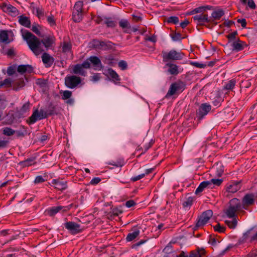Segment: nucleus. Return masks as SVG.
<instances>
[{
    "label": "nucleus",
    "mask_w": 257,
    "mask_h": 257,
    "mask_svg": "<svg viewBox=\"0 0 257 257\" xmlns=\"http://www.w3.org/2000/svg\"><path fill=\"white\" fill-rule=\"evenodd\" d=\"M23 38L26 41L30 50L37 56L44 51L41 48V43L43 44L46 48L49 49L55 42L54 37L48 36L40 41L36 36L28 31L23 35Z\"/></svg>",
    "instance_id": "1"
},
{
    "label": "nucleus",
    "mask_w": 257,
    "mask_h": 257,
    "mask_svg": "<svg viewBox=\"0 0 257 257\" xmlns=\"http://www.w3.org/2000/svg\"><path fill=\"white\" fill-rule=\"evenodd\" d=\"M74 206V204L73 203L68 205V206H53L48 209H46L45 211V213L47 215H49L50 216H53L56 215L58 212H65L69 211L71 208Z\"/></svg>",
    "instance_id": "2"
},
{
    "label": "nucleus",
    "mask_w": 257,
    "mask_h": 257,
    "mask_svg": "<svg viewBox=\"0 0 257 257\" xmlns=\"http://www.w3.org/2000/svg\"><path fill=\"white\" fill-rule=\"evenodd\" d=\"M247 240L250 243L257 240V229L254 227H252L243 234L242 237L239 240V243H243Z\"/></svg>",
    "instance_id": "3"
},
{
    "label": "nucleus",
    "mask_w": 257,
    "mask_h": 257,
    "mask_svg": "<svg viewBox=\"0 0 257 257\" xmlns=\"http://www.w3.org/2000/svg\"><path fill=\"white\" fill-rule=\"evenodd\" d=\"M183 54L175 50H172L168 52H164L163 55V61L168 62L170 60H180L183 58Z\"/></svg>",
    "instance_id": "4"
},
{
    "label": "nucleus",
    "mask_w": 257,
    "mask_h": 257,
    "mask_svg": "<svg viewBox=\"0 0 257 257\" xmlns=\"http://www.w3.org/2000/svg\"><path fill=\"white\" fill-rule=\"evenodd\" d=\"M81 82V78L75 75H67L65 78L66 86L70 89H74L78 87Z\"/></svg>",
    "instance_id": "5"
},
{
    "label": "nucleus",
    "mask_w": 257,
    "mask_h": 257,
    "mask_svg": "<svg viewBox=\"0 0 257 257\" xmlns=\"http://www.w3.org/2000/svg\"><path fill=\"white\" fill-rule=\"evenodd\" d=\"M185 84L181 81H178L172 83L170 87L166 96H172L178 92L182 91L185 89Z\"/></svg>",
    "instance_id": "6"
},
{
    "label": "nucleus",
    "mask_w": 257,
    "mask_h": 257,
    "mask_svg": "<svg viewBox=\"0 0 257 257\" xmlns=\"http://www.w3.org/2000/svg\"><path fill=\"white\" fill-rule=\"evenodd\" d=\"M90 68V64L88 61H84L81 64H76L74 66L73 72L75 74H78L81 76H85L86 71L84 68L88 69Z\"/></svg>",
    "instance_id": "7"
},
{
    "label": "nucleus",
    "mask_w": 257,
    "mask_h": 257,
    "mask_svg": "<svg viewBox=\"0 0 257 257\" xmlns=\"http://www.w3.org/2000/svg\"><path fill=\"white\" fill-rule=\"evenodd\" d=\"M238 210H239L230 206L228 207V209L226 211V214L228 217V219L225 221V223L228 225H236L237 220L234 217L235 216L236 211Z\"/></svg>",
    "instance_id": "8"
},
{
    "label": "nucleus",
    "mask_w": 257,
    "mask_h": 257,
    "mask_svg": "<svg viewBox=\"0 0 257 257\" xmlns=\"http://www.w3.org/2000/svg\"><path fill=\"white\" fill-rule=\"evenodd\" d=\"M213 212L211 210H207L203 212L198 217L196 225H204L209 223V221L212 218Z\"/></svg>",
    "instance_id": "9"
},
{
    "label": "nucleus",
    "mask_w": 257,
    "mask_h": 257,
    "mask_svg": "<svg viewBox=\"0 0 257 257\" xmlns=\"http://www.w3.org/2000/svg\"><path fill=\"white\" fill-rule=\"evenodd\" d=\"M85 61H88L90 64L91 63L95 70L99 71L103 68L101 60L97 56H90Z\"/></svg>",
    "instance_id": "10"
},
{
    "label": "nucleus",
    "mask_w": 257,
    "mask_h": 257,
    "mask_svg": "<svg viewBox=\"0 0 257 257\" xmlns=\"http://www.w3.org/2000/svg\"><path fill=\"white\" fill-rule=\"evenodd\" d=\"M51 185L57 190L63 191L67 188V182L61 179H53L52 181Z\"/></svg>",
    "instance_id": "11"
},
{
    "label": "nucleus",
    "mask_w": 257,
    "mask_h": 257,
    "mask_svg": "<svg viewBox=\"0 0 257 257\" xmlns=\"http://www.w3.org/2000/svg\"><path fill=\"white\" fill-rule=\"evenodd\" d=\"M164 68L167 69L168 73L172 75H177L180 72L179 66L173 63H167Z\"/></svg>",
    "instance_id": "12"
},
{
    "label": "nucleus",
    "mask_w": 257,
    "mask_h": 257,
    "mask_svg": "<svg viewBox=\"0 0 257 257\" xmlns=\"http://www.w3.org/2000/svg\"><path fill=\"white\" fill-rule=\"evenodd\" d=\"M254 202V196L252 194H246L242 199V207L246 209V207L253 204Z\"/></svg>",
    "instance_id": "13"
},
{
    "label": "nucleus",
    "mask_w": 257,
    "mask_h": 257,
    "mask_svg": "<svg viewBox=\"0 0 257 257\" xmlns=\"http://www.w3.org/2000/svg\"><path fill=\"white\" fill-rule=\"evenodd\" d=\"M43 63L46 67H50L54 62V58L47 53H44L42 55Z\"/></svg>",
    "instance_id": "14"
},
{
    "label": "nucleus",
    "mask_w": 257,
    "mask_h": 257,
    "mask_svg": "<svg viewBox=\"0 0 257 257\" xmlns=\"http://www.w3.org/2000/svg\"><path fill=\"white\" fill-rule=\"evenodd\" d=\"M69 233L75 235L81 232L85 229L83 226H65Z\"/></svg>",
    "instance_id": "15"
},
{
    "label": "nucleus",
    "mask_w": 257,
    "mask_h": 257,
    "mask_svg": "<svg viewBox=\"0 0 257 257\" xmlns=\"http://www.w3.org/2000/svg\"><path fill=\"white\" fill-rule=\"evenodd\" d=\"M24 78L27 79L26 77H21L19 78L18 80H15L13 83V89L15 91H18L20 89L24 87L25 83L24 81Z\"/></svg>",
    "instance_id": "16"
},
{
    "label": "nucleus",
    "mask_w": 257,
    "mask_h": 257,
    "mask_svg": "<svg viewBox=\"0 0 257 257\" xmlns=\"http://www.w3.org/2000/svg\"><path fill=\"white\" fill-rule=\"evenodd\" d=\"M17 71L21 74L31 73L33 72V68L31 65H20L18 67Z\"/></svg>",
    "instance_id": "17"
},
{
    "label": "nucleus",
    "mask_w": 257,
    "mask_h": 257,
    "mask_svg": "<svg viewBox=\"0 0 257 257\" xmlns=\"http://www.w3.org/2000/svg\"><path fill=\"white\" fill-rule=\"evenodd\" d=\"M210 110V105L207 103L202 104L198 109V114L199 117H202L203 116L206 115Z\"/></svg>",
    "instance_id": "18"
},
{
    "label": "nucleus",
    "mask_w": 257,
    "mask_h": 257,
    "mask_svg": "<svg viewBox=\"0 0 257 257\" xmlns=\"http://www.w3.org/2000/svg\"><path fill=\"white\" fill-rule=\"evenodd\" d=\"M240 181L233 182L227 186L226 190L229 192L234 193L240 189Z\"/></svg>",
    "instance_id": "19"
},
{
    "label": "nucleus",
    "mask_w": 257,
    "mask_h": 257,
    "mask_svg": "<svg viewBox=\"0 0 257 257\" xmlns=\"http://www.w3.org/2000/svg\"><path fill=\"white\" fill-rule=\"evenodd\" d=\"M107 73L110 76L111 80L115 84L119 83L120 79L117 73L113 70L112 68H108L107 69Z\"/></svg>",
    "instance_id": "20"
},
{
    "label": "nucleus",
    "mask_w": 257,
    "mask_h": 257,
    "mask_svg": "<svg viewBox=\"0 0 257 257\" xmlns=\"http://www.w3.org/2000/svg\"><path fill=\"white\" fill-rule=\"evenodd\" d=\"M193 20L196 21L199 24H202L204 22H209L211 21V20L208 19V16L207 15H199L195 16L193 17Z\"/></svg>",
    "instance_id": "21"
},
{
    "label": "nucleus",
    "mask_w": 257,
    "mask_h": 257,
    "mask_svg": "<svg viewBox=\"0 0 257 257\" xmlns=\"http://www.w3.org/2000/svg\"><path fill=\"white\" fill-rule=\"evenodd\" d=\"M132 232L129 233L126 237V240L127 241H132L134 240L140 234V230L139 229L132 228Z\"/></svg>",
    "instance_id": "22"
},
{
    "label": "nucleus",
    "mask_w": 257,
    "mask_h": 257,
    "mask_svg": "<svg viewBox=\"0 0 257 257\" xmlns=\"http://www.w3.org/2000/svg\"><path fill=\"white\" fill-rule=\"evenodd\" d=\"M46 111L48 116L57 114L58 113L56 106L52 103L46 107Z\"/></svg>",
    "instance_id": "23"
},
{
    "label": "nucleus",
    "mask_w": 257,
    "mask_h": 257,
    "mask_svg": "<svg viewBox=\"0 0 257 257\" xmlns=\"http://www.w3.org/2000/svg\"><path fill=\"white\" fill-rule=\"evenodd\" d=\"M0 42H3L5 44H9L11 42V41L9 39V36L7 31H0Z\"/></svg>",
    "instance_id": "24"
},
{
    "label": "nucleus",
    "mask_w": 257,
    "mask_h": 257,
    "mask_svg": "<svg viewBox=\"0 0 257 257\" xmlns=\"http://www.w3.org/2000/svg\"><path fill=\"white\" fill-rule=\"evenodd\" d=\"M232 46L234 50L239 51L242 50L246 46V44L243 42L238 40L233 42Z\"/></svg>",
    "instance_id": "25"
},
{
    "label": "nucleus",
    "mask_w": 257,
    "mask_h": 257,
    "mask_svg": "<svg viewBox=\"0 0 257 257\" xmlns=\"http://www.w3.org/2000/svg\"><path fill=\"white\" fill-rule=\"evenodd\" d=\"M19 22L21 25L27 28H30L31 26V22L29 19L24 16L19 17Z\"/></svg>",
    "instance_id": "26"
},
{
    "label": "nucleus",
    "mask_w": 257,
    "mask_h": 257,
    "mask_svg": "<svg viewBox=\"0 0 257 257\" xmlns=\"http://www.w3.org/2000/svg\"><path fill=\"white\" fill-rule=\"evenodd\" d=\"M224 14L223 11L221 9H217L213 11L211 14L212 20H218Z\"/></svg>",
    "instance_id": "27"
},
{
    "label": "nucleus",
    "mask_w": 257,
    "mask_h": 257,
    "mask_svg": "<svg viewBox=\"0 0 257 257\" xmlns=\"http://www.w3.org/2000/svg\"><path fill=\"white\" fill-rule=\"evenodd\" d=\"M209 185L210 184L207 181H203L201 183L195 192V194L197 195L201 193L206 188H210Z\"/></svg>",
    "instance_id": "28"
},
{
    "label": "nucleus",
    "mask_w": 257,
    "mask_h": 257,
    "mask_svg": "<svg viewBox=\"0 0 257 257\" xmlns=\"http://www.w3.org/2000/svg\"><path fill=\"white\" fill-rule=\"evenodd\" d=\"M61 46H62L63 53H67L71 51L72 45L70 42L64 41L61 43Z\"/></svg>",
    "instance_id": "29"
},
{
    "label": "nucleus",
    "mask_w": 257,
    "mask_h": 257,
    "mask_svg": "<svg viewBox=\"0 0 257 257\" xmlns=\"http://www.w3.org/2000/svg\"><path fill=\"white\" fill-rule=\"evenodd\" d=\"M83 18L82 12L73 11V20L75 22H80Z\"/></svg>",
    "instance_id": "30"
},
{
    "label": "nucleus",
    "mask_w": 257,
    "mask_h": 257,
    "mask_svg": "<svg viewBox=\"0 0 257 257\" xmlns=\"http://www.w3.org/2000/svg\"><path fill=\"white\" fill-rule=\"evenodd\" d=\"M3 9L4 11L11 13L14 15H16L18 12V10L16 8L11 5H5L3 7Z\"/></svg>",
    "instance_id": "31"
},
{
    "label": "nucleus",
    "mask_w": 257,
    "mask_h": 257,
    "mask_svg": "<svg viewBox=\"0 0 257 257\" xmlns=\"http://www.w3.org/2000/svg\"><path fill=\"white\" fill-rule=\"evenodd\" d=\"M229 206L239 210L241 208L240 201L237 198H233L230 201Z\"/></svg>",
    "instance_id": "32"
},
{
    "label": "nucleus",
    "mask_w": 257,
    "mask_h": 257,
    "mask_svg": "<svg viewBox=\"0 0 257 257\" xmlns=\"http://www.w3.org/2000/svg\"><path fill=\"white\" fill-rule=\"evenodd\" d=\"M39 114V111L38 110H35L29 118V123L33 124L36 122L38 120H40Z\"/></svg>",
    "instance_id": "33"
},
{
    "label": "nucleus",
    "mask_w": 257,
    "mask_h": 257,
    "mask_svg": "<svg viewBox=\"0 0 257 257\" xmlns=\"http://www.w3.org/2000/svg\"><path fill=\"white\" fill-rule=\"evenodd\" d=\"M35 163V158H30L28 159L22 161L20 163V164L23 167H28L32 165Z\"/></svg>",
    "instance_id": "34"
},
{
    "label": "nucleus",
    "mask_w": 257,
    "mask_h": 257,
    "mask_svg": "<svg viewBox=\"0 0 257 257\" xmlns=\"http://www.w3.org/2000/svg\"><path fill=\"white\" fill-rule=\"evenodd\" d=\"M211 7L209 6H205V7H199L193 10V11L189 12L188 14L189 15H193L195 13H201L203 11H205L206 9H210Z\"/></svg>",
    "instance_id": "35"
},
{
    "label": "nucleus",
    "mask_w": 257,
    "mask_h": 257,
    "mask_svg": "<svg viewBox=\"0 0 257 257\" xmlns=\"http://www.w3.org/2000/svg\"><path fill=\"white\" fill-rule=\"evenodd\" d=\"M207 182H209L210 184L209 187L210 188H212L214 185L219 186L222 182V180L218 179H212L210 181H207Z\"/></svg>",
    "instance_id": "36"
},
{
    "label": "nucleus",
    "mask_w": 257,
    "mask_h": 257,
    "mask_svg": "<svg viewBox=\"0 0 257 257\" xmlns=\"http://www.w3.org/2000/svg\"><path fill=\"white\" fill-rule=\"evenodd\" d=\"M112 43L110 41H100V49L106 50L111 47Z\"/></svg>",
    "instance_id": "37"
},
{
    "label": "nucleus",
    "mask_w": 257,
    "mask_h": 257,
    "mask_svg": "<svg viewBox=\"0 0 257 257\" xmlns=\"http://www.w3.org/2000/svg\"><path fill=\"white\" fill-rule=\"evenodd\" d=\"M119 26L122 29H130L131 25L127 20L122 19L119 22Z\"/></svg>",
    "instance_id": "38"
},
{
    "label": "nucleus",
    "mask_w": 257,
    "mask_h": 257,
    "mask_svg": "<svg viewBox=\"0 0 257 257\" xmlns=\"http://www.w3.org/2000/svg\"><path fill=\"white\" fill-rule=\"evenodd\" d=\"M3 134L7 136H11L15 134V131L9 127H6L3 128Z\"/></svg>",
    "instance_id": "39"
},
{
    "label": "nucleus",
    "mask_w": 257,
    "mask_h": 257,
    "mask_svg": "<svg viewBox=\"0 0 257 257\" xmlns=\"http://www.w3.org/2000/svg\"><path fill=\"white\" fill-rule=\"evenodd\" d=\"M236 83L235 80L232 79L224 86V88L226 90H232Z\"/></svg>",
    "instance_id": "40"
},
{
    "label": "nucleus",
    "mask_w": 257,
    "mask_h": 257,
    "mask_svg": "<svg viewBox=\"0 0 257 257\" xmlns=\"http://www.w3.org/2000/svg\"><path fill=\"white\" fill-rule=\"evenodd\" d=\"M150 147L151 145L146 146L144 150L142 147L139 146L133 155H135L137 152L141 151V153L137 156V157H139L141 155L144 154Z\"/></svg>",
    "instance_id": "41"
},
{
    "label": "nucleus",
    "mask_w": 257,
    "mask_h": 257,
    "mask_svg": "<svg viewBox=\"0 0 257 257\" xmlns=\"http://www.w3.org/2000/svg\"><path fill=\"white\" fill-rule=\"evenodd\" d=\"M83 5L82 2L78 1L76 2L74 5L73 11L82 12Z\"/></svg>",
    "instance_id": "42"
},
{
    "label": "nucleus",
    "mask_w": 257,
    "mask_h": 257,
    "mask_svg": "<svg viewBox=\"0 0 257 257\" xmlns=\"http://www.w3.org/2000/svg\"><path fill=\"white\" fill-rule=\"evenodd\" d=\"M30 103L28 102L25 103L22 108H21L20 111L22 114L25 113L30 110Z\"/></svg>",
    "instance_id": "43"
},
{
    "label": "nucleus",
    "mask_w": 257,
    "mask_h": 257,
    "mask_svg": "<svg viewBox=\"0 0 257 257\" xmlns=\"http://www.w3.org/2000/svg\"><path fill=\"white\" fill-rule=\"evenodd\" d=\"M104 23L108 27H114L116 25L115 22L111 20V18H106Z\"/></svg>",
    "instance_id": "44"
},
{
    "label": "nucleus",
    "mask_w": 257,
    "mask_h": 257,
    "mask_svg": "<svg viewBox=\"0 0 257 257\" xmlns=\"http://www.w3.org/2000/svg\"><path fill=\"white\" fill-rule=\"evenodd\" d=\"M6 54L9 57H13L16 55V52L14 48L12 47L9 49Z\"/></svg>",
    "instance_id": "45"
},
{
    "label": "nucleus",
    "mask_w": 257,
    "mask_h": 257,
    "mask_svg": "<svg viewBox=\"0 0 257 257\" xmlns=\"http://www.w3.org/2000/svg\"><path fill=\"white\" fill-rule=\"evenodd\" d=\"M16 70V65H13L9 67L7 69V73L8 75L12 76L14 75Z\"/></svg>",
    "instance_id": "46"
},
{
    "label": "nucleus",
    "mask_w": 257,
    "mask_h": 257,
    "mask_svg": "<svg viewBox=\"0 0 257 257\" xmlns=\"http://www.w3.org/2000/svg\"><path fill=\"white\" fill-rule=\"evenodd\" d=\"M23 128L24 129V131H15V134H16V136L18 138L23 137L27 135V130L25 129V127L24 126H23Z\"/></svg>",
    "instance_id": "47"
},
{
    "label": "nucleus",
    "mask_w": 257,
    "mask_h": 257,
    "mask_svg": "<svg viewBox=\"0 0 257 257\" xmlns=\"http://www.w3.org/2000/svg\"><path fill=\"white\" fill-rule=\"evenodd\" d=\"M72 96V92L69 90H65L63 92L62 98L64 100L69 99Z\"/></svg>",
    "instance_id": "48"
},
{
    "label": "nucleus",
    "mask_w": 257,
    "mask_h": 257,
    "mask_svg": "<svg viewBox=\"0 0 257 257\" xmlns=\"http://www.w3.org/2000/svg\"><path fill=\"white\" fill-rule=\"evenodd\" d=\"M118 66L122 70H126L127 68V64L124 60H120L118 63Z\"/></svg>",
    "instance_id": "49"
},
{
    "label": "nucleus",
    "mask_w": 257,
    "mask_h": 257,
    "mask_svg": "<svg viewBox=\"0 0 257 257\" xmlns=\"http://www.w3.org/2000/svg\"><path fill=\"white\" fill-rule=\"evenodd\" d=\"M110 212H111V213L115 217H117V218H118V219H119V217H118V216L119 214L122 213V211L118 208H113Z\"/></svg>",
    "instance_id": "50"
},
{
    "label": "nucleus",
    "mask_w": 257,
    "mask_h": 257,
    "mask_svg": "<svg viewBox=\"0 0 257 257\" xmlns=\"http://www.w3.org/2000/svg\"><path fill=\"white\" fill-rule=\"evenodd\" d=\"M213 229L215 231H217L220 233L224 232L226 229L225 226H213Z\"/></svg>",
    "instance_id": "51"
},
{
    "label": "nucleus",
    "mask_w": 257,
    "mask_h": 257,
    "mask_svg": "<svg viewBox=\"0 0 257 257\" xmlns=\"http://www.w3.org/2000/svg\"><path fill=\"white\" fill-rule=\"evenodd\" d=\"M167 22L168 23H171L174 24H176L179 22V19L177 17H170L168 18Z\"/></svg>",
    "instance_id": "52"
},
{
    "label": "nucleus",
    "mask_w": 257,
    "mask_h": 257,
    "mask_svg": "<svg viewBox=\"0 0 257 257\" xmlns=\"http://www.w3.org/2000/svg\"><path fill=\"white\" fill-rule=\"evenodd\" d=\"M39 117L40 120L43 118H46L48 116V115L46 113V109L45 110L41 109L40 111H39Z\"/></svg>",
    "instance_id": "53"
},
{
    "label": "nucleus",
    "mask_w": 257,
    "mask_h": 257,
    "mask_svg": "<svg viewBox=\"0 0 257 257\" xmlns=\"http://www.w3.org/2000/svg\"><path fill=\"white\" fill-rule=\"evenodd\" d=\"M163 251L166 253H170L173 251L171 243H169L163 249Z\"/></svg>",
    "instance_id": "54"
},
{
    "label": "nucleus",
    "mask_w": 257,
    "mask_h": 257,
    "mask_svg": "<svg viewBox=\"0 0 257 257\" xmlns=\"http://www.w3.org/2000/svg\"><path fill=\"white\" fill-rule=\"evenodd\" d=\"M45 181L46 179H45L42 176H38L36 177L34 182L35 184H39L43 183Z\"/></svg>",
    "instance_id": "55"
},
{
    "label": "nucleus",
    "mask_w": 257,
    "mask_h": 257,
    "mask_svg": "<svg viewBox=\"0 0 257 257\" xmlns=\"http://www.w3.org/2000/svg\"><path fill=\"white\" fill-rule=\"evenodd\" d=\"M35 11L36 15L39 18H41L42 17L44 16V12L42 9H40L39 8H36L35 9Z\"/></svg>",
    "instance_id": "56"
},
{
    "label": "nucleus",
    "mask_w": 257,
    "mask_h": 257,
    "mask_svg": "<svg viewBox=\"0 0 257 257\" xmlns=\"http://www.w3.org/2000/svg\"><path fill=\"white\" fill-rule=\"evenodd\" d=\"M2 84L3 85H6L7 87H12V80L10 78L5 79L3 82H2Z\"/></svg>",
    "instance_id": "57"
},
{
    "label": "nucleus",
    "mask_w": 257,
    "mask_h": 257,
    "mask_svg": "<svg viewBox=\"0 0 257 257\" xmlns=\"http://www.w3.org/2000/svg\"><path fill=\"white\" fill-rule=\"evenodd\" d=\"M193 202V198L192 197H189L188 198L186 201H185L183 203V205L184 207H187L190 206L191 205Z\"/></svg>",
    "instance_id": "58"
},
{
    "label": "nucleus",
    "mask_w": 257,
    "mask_h": 257,
    "mask_svg": "<svg viewBox=\"0 0 257 257\" xmlns=\"http://www.w3.org/2000/svg\"><path fill=\"white\" fill-rule=\"evenodd\" d=\"M9 144L8 140H0V149L7 148Z\"/></svg>",
    "instance_id": "59"
},
{
    "label": "nucleus",
    "mask_w": 257,
    "mask_h": 257,
    "mask_svg": "<svg viewBox=\"0 0 257 257\" xmlns=\"http://www.w3.org/2000/svg\"><path fill=\"white\" fill-rule=\"evenodd\" d=\"M47 21L52 26H55L56 25L55 20L53 16H48L47 18Z\"/></svg>",
    "instance_id": "60"
},
{
    "label": "nucleus",
    "mask_w": 257,
    "mask_h": 257,
    "mask_svg": "<svg viewBox=\"0 0 257 257\" xmlns=\"http://www.w3.org/2000/svg\"><path fill=\"white\" fill-rule=\"evenodd\" d=\"M198 256H200V255H199V251H197V249L191 251L190 252L189 255H188V257H198Z\"/></svg>",
    "instance_id": "61"
},
{
    "label": "nucleus",
    "mask_w": 257,
    "mask_h": 257,
    "mask_svg": "<svg viewBox=\"0 0 257 257\" xmlns=\"http://www.w3.org/2000/svg\"><path fill=\"white\" fill-rule=\"evenodd\" d=\"M113 59L111 56H108V57L105 58V63L110 66H113Z\"/></svg>",
    "instance_id": "62"
},
{
    "label": "nucleus",
    "mask_w": 257,
    "mask_h": 257,
    "mask_svg": "<svg viewBox=\"0 0 257 257\" xmlns=\"http://www.w3.org/2000/svg\"><path fill=\"white\" fill-rule=\"evenodd\" d=\"M13 232V230L10 229H5L0 231V235L2 236H6L7 234H11Z\"/></svg>",
    "instance_id": "63"
},
{
    "label": "nucleus",
    "mask_w": 257,
    "mask_h": 257,
    "mask_svg": "<svg viewBox=\"0 0 257 257\" xmlns=\"http://www.w3.org/2000/svg\"><path fill=\"white\" fill-rule=\"evenodd\" d=\"M182 38L181 37V36L180 33H175L172 35V39L175 41H179L181 40Z\"/></svg>",
    "instance_id": "64"
}]
</instances>
